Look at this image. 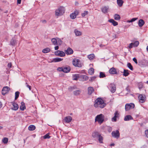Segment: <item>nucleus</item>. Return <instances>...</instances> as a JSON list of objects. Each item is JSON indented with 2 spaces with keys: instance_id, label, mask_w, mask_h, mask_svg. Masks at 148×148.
I'll return each mask as SVG.
<instances>
[{
  "instance_id": "obj_1",
  "label": "nucleus",
  "mask_w": 148,
  "mask_h": 148,
  "mask_svg": "<svg viewBox=\"0 0 148 148\" xmlns=\"http://www.w3.org/2000/svg\"><path fill=\"white\" fill-rule=\"evenodd\" d=\"M65 53L60 50L56 51L55 52L56 56H65V53L67 55H71L73 53V50L70 47L68 48L65 51Z\"/></svg>"
},
{
  "instance_id": "obj_2",
  "label": "nucleus",
  "mask_w": 148,
  "mask_h": 148,
  "mask_svg": "<svg viewBox=\"0 0 148 148\" xmlns=\"http://www.w3.org/2000/svg\"><path fill=\"white\" fill-rule=\"evenodd\" d=\"M94 106L96 108L99 107L102 108L105 106L106 104L101 99L98 98L95 100Z\"/></svg>"
},
{
  "instance_id": "obj_3",
  "label": "nucleus",
  "mask_w": 148,
  "mask_h": 148,
  "mask_svg": "<svg viewBox=\"0 0 148 148\" xmlns=\"http://www.w3.org/2000/svg\"><path fill=\"white\" fill-rule=\"evenodd\" d=\"M64 8L62 6H60L55 10V15L59 16L62 15L65 12Z\"/></svg>"
},
{
  "instance_id": "obj_4",
  "label": "nucleus",
  "mask_w": 148,
  "mask_h": 148,
  "mask_svg": "<svg viewBox=\"0 0 148 148\" xmlns=\"http://www.w3.org/2000/svg\"><path fill=\"white\" fill-rule=\"evenodd\" d=\"M104 118V115L102 114L97 115L95 117V122H98L99 123L101 124L103 122Z\"/></svg>"
},
{
  "instance_id": "obj_5",
  "label": "nucleus",
  "mask_w": 148,
  "mask_h": 148,
  "mask_svg": "<svg viewBox=\"0 0 148 148\" xmlns=\"http://www.w3.org/2000/svg\"><path fill=\"white\" fill-rule=\"evenodd\" d=\"M72 62L73 64L75 66L81 67L83 65V64L81 63L78 59H74Z\"/></svg>"
},
{
  "instance_id": "obj_6",
  "label": "nucleus",
  "mask_w": 148,
  "mask_h": 148,
  "mask_svg": "<svg viewBox=\"0 0 148 148\" xmlns=\"http://www.w3.org/2000/svg\"><path fill=\"white\" fill-rule=\"evenodd\" d=\"M108 87L110 92L112 93H114L116 90V87L115 85L113 83L110 84Z\"/></svg>"
},
{
  "instance_id": "obj_7",
  "label": "nucleus",
  "mask_w": 148,
  "mask_h": 148,
  "mask_svg": "<svg viewBox=\"0 0 148 148\" xmlns=\"http://www.w3.org/2000/svg\"><path fill=\"white\" fill-rule=\"evenodd\" d=\"M134 107L135 105L133 103H127L125 106V110L126 111H128L131 109L134 108Z\"/></svg>"
},
{
  "instance_id": "obj_8",
  "label": "nucleus",
  "mask_w": 148,
  "mask_h": 148,
  "mask_svg": "<svg viewBox=\"0 0 148 148\" xmlns=\"http://www.w3.org/2000/svg\"><path fill=\"white\" fill-rule=\"evenodd\" d=\"M112 136L115 138H118L120 136V133L118 130L113 131L112 133Z\"/></svg>"
},
{
  "instance_id": "obj_9",
  "label": "nucleus",
  "mask_w": 148,
  "mask_h": 148,
  "mask_svg": "<svg viewBox=\"0 0 148 148\" xmlns=\"http://www.w3.org/2000/svg\"><path fill=\"white\" fill-rule=\"evenodd\" d=\"M138 99L140 103H143L146 100V97L145 95L140 94L138 96Z\"/></svg>"
},
{
  "instance_id": "obj_10",
  "label": "nucleus",
  "mask_w": 148,
  "mask_h": 148,
  "mask_svg": "<svg viewBox=\"0 0 148 148\" xmlns=\"http://www.w3.org/2000/svg\"><path fill=\"white\" fill-rule=\"evenodd\" d=\"M79 14V11L77 10H75L73 13L71 14L70 15L71 18L72 19H74L76 18L77 16Z\"/></svg>"
},
{
  "instance_id": "obj_11",
  "label": "nucleus",
  "mask_w": 148,
  "mask_h": 148,
  "mask_svg": "<svg viewBox=\"0 0 148 148\" xmlns=\"http://www.w3.org/2000/svg\"><path fill=\"white\" fill-rule=\"evenodd\" d=\"M72 120V118L70 116L65 117L63 120V123H69Z\"/></svg>"
},
{
  "instance_id": "obj_12",
  "label": "nucleus",
  "mask_w": 148,
  "mask_h": 148,
  "mask_svg": "<svg viewBox=\"0 0 148 148\" xmlns=\"http://www.w3.org/2000/svg\"><path fill=\"white\" fill-rule=\"evenodd\" d=\"M59 69H61V70L62 71L66 73L69 72L71 70L69 66H66L63 68H58V70Z\"/></svg>"
},
{
  "instance_id": "obj_13",
  "label": "nucleus",
  "mask_w": 148,
  "mask_h": 148,
  "mask_svg": "<svg viewBox=\"0 0 148 148\" xmlns=\"http://www.w3.org/2000/svg\"><path fill=\"white\" fill-rule=\"evenodd\" d=\"M114 114V116L112 118V120L113 121L116 122V119L119 117V114L118 113V111H116Z\"/></svg>"
},
{
  "instance_id": "obj_14",
  "label": "nucleus",
  "mask_w": 148,
  "mask_h": 148,
  "mask_svg": "<svg viewBox=\"0 0 148 148\" xmlns=\"http://www.w3.org/2000/svg\"><path fill=\"white\" fill-rule=\"evenodd\" d=\"M9 88L7 86L4 87L2 90V93L3 95H5L9 91Z\"/></svg>"
},
{
  "instance_id": "obj_15",
  "label": "nucleus",
  "mask_w": 148,
  "mask_h": 148,
  "mask_svg": "<svg viewBox=\"0 0 148 148\" xmlns=\"http://www.w3.org/2000/svg\"><path fill=\"white\" fill-rule=\"evenodd\" d=\"M100 134L98 132L95 131L92 133V136L94 138H98V137Z\"/></svg>"
},
{
  "instance_id": "obj_16",
  "label": "nucleus",
  "mask_w": 148,
  "mask_h": 148,
  "mask_svg": "<svg viewBox=\"0 0 148 148\" xmlns=\"http://www.w3.org/2000/svg\"><path fill=\"white\" fill-rule=\"evenodd\" d=\"M109 72L111 74H117V72L116 70V69L114 67L111 68L110 69Z\"/></svg>"
},
{
  "instance_id": "obj_17",
  "label": "nucleus",
  "mask_w": 148,
  "mask_h": 148,
  "mask_svg": "<svg viewBox=\"0 0 148 148\" xmlns=\"http://www.w3.org/2000/svg\"><path fill=\"white\" fill-rule=\"evenodd\" d=\"M12 105L13 107V108H12V110L16 111L18 109V106L17 103H12Z\"/></svg>"
},
{
  "instance_id": "obj_18",
  "label": "nucleus",
  "mask_w": 148,
  "mask_h": 148,
  "mask_svg": "<svg viewBox=\"0 0 148 148\" xmlns=\"http://www.w3.org/2000/svg\"><path fill=\"white\" fill-rule=\"evenodd\" d=\"M63 60L62 58H56L52 59V60L50 62H57L61 61Z\"/></svg>"
},
{
  "instance_id": "obj_19",
  "label": "nucleus",
  "mask_w": 148,
  "mask_h": 148,
  "mask_svg": "<svg viewBox=\"0 0 148 148\" xmlns=\"http://www.w3.org/2000/svg\"><path fill=\"white\" fill-rule=\"evenodd\" d=\"M80 77V75L77 74H75L73 75V79L74 80H77Z\"/></svg>"
},
{
  "instance_id": "obj_20",
  "label": "nucleus",
  "mask_w": 148,
  "mask_h": 148,
  "mask_svg": "<svg viewBox=\"0 0 148 148\" xmlns=\"http://www.w3.org/2000/svg\"><path fill=\"white\" fill-rule=\"evenodd\" d=\"M132 119H133V118L131 115H127L125 117L124 120L125 121H127Z\"/></svg>"
},
{
  "instance_id": "obj_21",
  "label": "nucleus",
  "mask_w": 148,
  "mask_h": 148,
  "mask_svg": "<svg viewBox=\"0 0 148 148\" xmlns=\"http://www.w3.org/2000/svg\"><path fill=\"white\" fill-rule=\"evenodd\" d=\"M108 21L110 22V23H112V25L114 26H116V25H118V23L115 21L114 19H110L108 20Z\"/></svg>"
},
{
  "instance_id": "obj_22",
  "label": "nucleus",
  "mask_w": 148,
  "mask_h": 148,
  "mask_svg": "<svg viewBox=\"0 0 148 148\" xmlns=\"http://www.w3.org/2000/svg\"><path fill=\"white\" fill-rule=\"evenodd\" d=\"M145 24L144 21L142 19L139 20L138 22V26L139 27H142Z\"/></svg>"
},
{
  "instance_id": "obj_23",
  "label": "nucleus",
  "mask_w": 148,
  "mask_h": 148,
  "mask_svg": "<svg viewBox=\"0 0 148 148\" xmlns=\"http://www.w3.org/2000/svg\"><path fill=\"white\" fill-rule=\"evenodd\" d=\"M20 109L21 110L23 111L25 109V103L22 101L21 102V106H20Z\"/></svg>"
},
{
  "instance_id": "obj_24",
  "label": "nucleus",
  "mask_w": 148,
  "mask_h": 148,
  "mask_svg": "<svg viewBox=\"0 0 148 148\" xmlns=\"http://www.w3.org/2000/svg\"><path fill=\"white\" fill-rule=\"evenodd\" d=\"M93 88L91 87H89L88 88V94L89 95H91L94 91Z\"/></svg>"
},
{
  "instance_id": "obj_25",
  "label": "nucleus",
  "mask_w": 148,
  "mask_h": 148,
  "mask_svg": "<svg viewBox=\"0 0 148 148\" xmlns=\"http://www.w3.org/2000/svg\"><path fill=\"white\" fill-rule=\"evenodd\" d=\"M74 33L76 36H79L82 35V32L77 29L75 30Z\"/></svg>"
},
{
  "instance_id": "obj_26",
  "label": "nucleus",
  "mask_w": 148,
  "mask_h": 148,
  "mask_svg": "<svg viewBox=\"0 0 148 148\" xmlns=\"http://www.w3.org/2000/svg\"><path fill=\"white\" fill-rule=\"evenodd\" d=\"M35 129V126L33 125H30L28 127V130L30 131H33Z\"/></svg>"
},
{
  "instance_id": "obj_27",
  "label": "nucleus",
  "mask_w": 148,
  "mask_h": 148,
  "mask_svg": "<svg viewBox=\"0 0 148 148\" xmlns=\"http://www.w3.org/2000/svg\"><path fill=\"white\" fill-rule=\"evenodd\" d=\"M128 71L127 70L124 69L123 75L125 77L127 76L129 74Z\"/></svg>"
},
{
  "instance_id": "obj_28",
  "label": "nucleus",
  "mask_w": 148,
  "mask_h": 148,
  "mask_svg": "<svg viewBox=\"0 0 148 148\" xmlns=\"http://www.w3.org/2000/svg\"><path fill=\"white\" fill-rule=\"evenodd\" d=\"M51 42L53 44L55 45H57V38H52L51 39Z\"/></svg>"
},
{
  "instance_id": "obj_29",
  "label": "nucleus",
  "mask_w": 148,
  "mask_h": 148,
  "mask_svg": "<svg viewBox=\"0 0 148 148\" xmlns=\"http://www.w3.org/2000/svg\"><path fill=\"white\" fill-rule=\"evenodd\" d=\"M117 2L118 5L120 7L122 6L123 3L122 0H117Z\"/></svg>"
},
{
  "instance_id": "obj_30",
  "label": "nucleus",
  "mask_w": 148,
  "mask_h": 148,
  "mask_svg": "<svg viewBox=\"0 0 148 148\" xmlns=\"http://www.w3.org/2000/svg\"><path fill=\"white\" fill-rule=\"evenodd\" d=\"M80 77L85 81L87 80L88 78V77L86 75H80Z\"/></svg>"
},
{
  "instance_id": "obj_31",
  "label": "nucleus",
  "mask_w": 148,
  "mask_h": 148,
  "mask_svg": "<svg viewBox=\"0 0 148 148\" xmlns=\"http://www.w3.org/2000/svg\"><path fill=\"white\" fill-rule=\"evenodd\" d=\"M94 73V69L92 68H90L88 70V73L89 74L92 75Z\"/></svg>"
},
{
  "instance_id": "obj_32",
  "label": "nucleus",
  "mask_w": 148,
  "mask_h": 148,
  "mask_svg": "<svg viewBox=\"0 0 148 148\" xmlns=\"http://www.w3.org/2000/svg\"><path fill=\"white\" fill-rule=\"evenodd\" d=\"M98 140L100 143H103V137L100 134L98 137Z\"/></svg>"
},
{
  "instance_id": "obj_33",
  "label": "nucleus",
  "mask_w": 148,
  "mask_h": 148,
  "mask_svg": "<svg viewBox=\"0 0 148 148\" xmlns=\"http://www.w3.org/2000/svg\"><path fill=\"white\" fill-rule=\"evenodd\" d=\"M50 50L49 48H47L45 49H43L42 50V52L44 53H47L50 51Z\"/></svg>"
},
{
  "instance_id": "obj_34",
  "label": "nucleus",
  "mask_w": 148,
  "mask_h": 148,
  "mask_svg": "<svg viewBox=\"0 0 148 148\" xmlns=\"http://www.w3.org/2000/svg\"><path fill=\"white\" fill-rule=\"evenodd\" d=\"M108 8L106 7H104L102 9V11L103 12L106 13L107 12Z\"/></svg>"
},
{
  "instance_id": "obj_35",
  "label": "nucleus",
  "mask_w": 148,
  "mask_h": 148,
  "mask_svg": "<svg viewBox=\"0 0 148 148\" xmlns=\"http://www.w3.org/2000/svg\"><path fill=\"white\" fill-rule=\"evenodd\" d=\"M81 93V91L79 90H76L74 91L73 94L74 95H79Z\"/></svg>"
},
{
  "instance_id": "obj_36",
  "label": "nucleus",
  "mask_w": 148,
  "mask_h": 148,
  "mask_svg": "<svg viewBox=\"0 0 148 148\" xmlns=\"http://www.w3.org/2000/svg\"><path fill=\"white\" fill-rule=\"evenodd\" d=\"M121 17L118 14H115L114 16V19L116 20H119Z\"/></svg>"
},
{
  "instance_id": "obj_37",
  "label": "nucleus",
  "mask_w": 148,
  "mask_h": 148,
  "mask_svg": "<svg viewBox=\"0 0 148 148\" xmlns=\"http://www.w3.org/2000/svg\"><path fill=\"white\" fill-rule=\"evenodd\" d=\"M57 45H61L62 43V41L60 39L57 38Z\"/></svg>"
},
{
  "instance_id": "obj_38",
  "label": "nucleus",
  "mask_w": 148,
  "mask_h": 148,
  "mask_svg": "<svg viewBox=\"0 0 148 148\" xmlns=\"http://www.w3.org/2000/svg\"><path fill=\"white\" fill-rule=\"evenodd\" d=\"M16 43V41L15 40L12 39L11 40L10 42V44L12 46H14Z\"/></svg>"
},
{
  "instance_id": "obj_39",
  "label": "nucleus",
  "mask_w": 148,
  "mask_h": 148,
  "mask_svg": "<svg viewBox=\"0 0 148 148\" xmlns=\"http://www.w3.org/2000/svg\"><path fill=\"white\" fill-rule=\"evenodd\" d=\"M127 67L131 70L132 71L133 70V66L130 63H127Z\"/></svg>"
},
{
  "instance_id": "obj_40",
  "label": "nucleus",
  "mask_w": 148,
  "mask_h": 148,
  "mask_svg": "<svg viewBox=\"0 0 148 148\" xmlns=\"http://www.w3.org/2000/svg\"><path fill=\"white\" fill-rule=\"evenodd\" d=\"M133 47H137L139 44V42L138 41H135L134 43H133Z\"/></svg>"
},
{
  "instance_id": "obj_41",
  "label": "nucleus",
  "mask_w": 148,
  "mask_h": 148,
  "mask_svg": "<svg viewBox=\"0 0 148 148\" xmlns=\"http://www.w3.org/2000/svg\"><path fill=\"white\" fill-rule=\"evenodd\" d=\"M106 77V75L104 73L102 72H100V75H99V77L100 78H103Z\"/></svg>"
},
{
  "instance_id": "obj_42",
  "label": "nucleus",
  "mask_w": 148,
  "mask_h": 148,
  "mask_svg": "<svg viewBox=\"0 0 148 148\" xmlns=\"http://www.w3.org/2000/svg\"><path fill=\"white\" fill-rule=\"evenodd\" d=\"M19 92L18 91H16L15 93V99L16 100L19 96Z\"/></svg>"
},
{
  "instance_id": "obj_43",
  "label": "nucleus",
  "mask_w": 148,
  "mask_h": 148,
  "mask_svg": "<svg viewBox=\"0 0 148 148\" xmlns=\"http://www.w3.org/2000/svg\"><path fill=\"white\" fill-rule=\"evenodd\" d=\"M88 14V11H85L82 14V16L83 17H84L86 15H87Z\"/></svg>"
},
{
  "instance_id": "obj_44",
  "label": "nucleus",
  "mask_w": 148,
  "mask_h": 148,
  "mask_svg": "<svg viewBox=\"0 0 148 148\" xmlns=\"http://www.w3.org/2000/svg\"><path fill=\"white\" fill-rule=\"evenodd\" d=\"M137 19H138V18H132L130 21H129V20L127 21V23L132 22H134V21H136V20H137Z\"/></svg>"
},
{
  "instance_id": "obj_45",
  "label": "nucleus",
  "mask_w": 148,
  "mask_h": 148,
  "mask_svg": "<svg viewBox=\"0 0 148 148\" xmlns=\"http://www.w3.org/2000/svg\"><path fill=\"white\" fill-rule=\"evenodd\" d=\"M8 139L6 138H4L2 140L3 142L5 144L7 143L8 142Z\"/></svg>"
},
{
  "instance_id": "obj_46",
  "label": "nucleus",
  "mask_w": 148,
  "mask_h": 148,
  "mask_svg": "<svg viewBox=\"0 0 148 148\" xmlns=\"http://www.w3.org/2000/svg\"><path fill=\"white\" fill-rule=\"evenodd\" d=\"M50 137L49 134H47L43 136V138L45 139L49 138Z\"/></svg>"
},
{
  "instance_id": "obj_47",
  "label": "nucleus",
  "mask_w": 148,
  "mask_h": 148,
  "mask_svg": "<svg viewBox=\"0 0 148 148\" xmlns=\"http://www.w3.org/2000/svg\"><path fill=\"white\" fill-rule=\"evenodd\" d=\"M97 77V76H93L91 77L90 79L89 80L90 81L92 82L94 81Z\"/></svg>"
},
{
  "instance_id": "obj_48",
  "label": "nucleus",
  "mask_w": 148,
  "mask_h": 148,
  "mask_svg": "<svg viewBox=\"0 0 148 148\" xmlns=\"http://www.w3.org/2000/svg\"><path fill=\"white\" fill-rule=\"evenodd\" d=\"M95 56H88V58L90 60H92L95 58Z\"/></svg>"
},
{
  "instance_id": "obj_49",
  "label": "nucleus",
  "mask_w": 148,
  "mask_h": 148,
  "mask_svg": "<svg viewBox=\"0 0 148 148\" xmlns=\"http://www.w3.org/2000/svg\"><path fill=\"white\" fill-rule=\"evenodd\" d=\"M133 47V43H130L129 44V46H128L129 48L130 49L132 48Z\"/></svg>"
},
{
  "instance_id": "obj_50",
  "label": "nucleus",
  "mask_w": 148,
  "mask_h": 148,
  "mask_svg": "<svg viewBox=\"0 0 148 148\" xmlns=\"http://www.w3.org/2000/svg\"><path fill=\"white\" fill-rule=\"evenodd\" d=\"M8 68H10L12 66V64L11 63H8Z\"/></svg>"
},
{
  "instance_id": "obj_51",
  "label": "nucleus",
  "mask_w": 148,
  "mask_h": 148,
  "mask_svg": "<svg viewBox=\"0 0 148 148\" xmlns=\"http://www.w3.org/2000/svg\"><path fill=\"white\" fill-rule=\"evenodd\" d=\"M145 134L146 136L148 138V130H147L145 131Z\"/></svg>"
},
{
  "instance_id": "obj_52",
  "label": "nucleus",
  "mask_w": 148,
  "mask_h": 148,
  "mask_svg": "<svg viewBox=\"0 0 148 148\" xmlns=\"http://www.w3.org/2000/svg\"><path fill=\"white\" fill-rule=\"evenodd\" d=\"M26 86L28 87L29 88V90H31V86L28 85L27 83H26Z\"/></svg>"
},
{
  "instance_id": "obj_53",
  "label": "nucleus",
  "mask_w": 148,
  "mask_h": 148,
  "mask_svg": "<svg viewBox=\"0 0 148 148\" xmlns=\"http://www.w3.org/2000/svg\"><path fill=\"white\" fill-rule=\"evenodd\" d=\"M133 61L136 63H137V61L136 59V58H134L133 59Z\"/></svg>"
},
{
  "instance_id": "obj_54",
  "label": "nucleus",
  "mask_w": 148,
  "mask_h": 148,
  "mask_svg": "<svg viewBox=\"0 0 148 148\" xmlns=\"http://www.w3.org/2000/svg\"><path fill=\"white\" fill-rule=\"evenodd\" d=\"M41 22L43 23H45L47 22V21L45 20H41Z\"/></svg>"
},
{
  "instance_id": "obj_55",
  "label": "nucleus",
  "mask_w": 148,
  "mask_h": 148,
  "mask_svg": "<svg viewBox=\"0 0 148 148\" xmlns=\"http://www.w3.org/2000/svg\"><path fill=\"white\" fill-rule=\"evenodd\" d=\"M147 146L146 145H143L141 147V148H147Z\"/></svg>"
},
{
  "instance_id": "obj_56",
  "label": "nucleus",
  "mask_w": 148,
  "mask_h": 148,
  "mask_svg": "<svg viewBox=\"0 0 148 148\" xmlns=\"http://www.w3.org/2000/svg\"><path fill=\"white\" fill-rule=\"evenodd\" d=\"M21 0H17V3L18 4H20L21 3Z\"/></svg>"
},
{
  "instance_id": "obj_57",
  "label": "nucleus",
  "mask_w": 148,
  "mask_h": 148,
  "mask_svg": "<svg viewBox=\"0 0 148 148\" xmlns=\"http://www.w3.org/2000/svg\"><path fill=\"white\" fill-rule=\"evenodd\" d=\"M59 48V47L58 46H56L55 47V49L56 50H58Z\"/></svg>"
},
{
  "instance_id": "obj_58",
  "label": "nucleus",
  "mask_w": 148,
  "mask_h": 148,
  "mask_svg": "<svg viewBox=\"0 0 148 148\" xmlns=\"http://www.w3.org/2000/svg\"><path fill=\"white\" fill-rule=\"evenodd\" d=\"M114 143H112L111 144L110 146H114Z\"/></svg>"
},
{
  "instance_id": "obj_59",
  "label": "nucleus",
  "mask_w": 148,
  "mask_h": 148,
  "mask_svg": "<svg viewBox=\"0 0 148 148\" xmlns=\"http://www.w3.org/2000/svg\"><path fill=\"white\" fill-rule=\"evenodd\" d=\"M72 88L71 87H70L69 88V90H72Z\"/></svg>"
},
{
  "instance_id": "obj_60",
  "label": "nucleus",
  "mask_w": 148,
  "mask_h": 148,
  "mask_svg": "<svg viewBox=\"0 0 148 148\" xmlns=\"http://www.w3.org/2000/svg\"><path fill=\"white\" fill-rule=\"evenodd\" d=\"M2 103H1L0 101V108H1L2 107Z\"/></svg>"
},
{
  "instance_id": "obj_61",
  "label": "nucleus",
  "mask_w": 148,
  "mask_h": 148,
  "mask_svg": "<svg viewBox=\"0 0 148 148\" xmlns=\"http://www.w3.org/2000/svg\"><path fill=\"white\" fill-rule=\"evenodd\" d=\"M128 87H127V88H126V89L127 90L128 92H129V90H128Z\"/></svg>"
},
{
  "instance_id": "obj_62",
  "label": "nucleus",
  "mask_w": 148,
  "mask_h": 148,
  "mask_svg": "<svg viewBox=\"0 0 148 148\" xmlns=\"http://www.w3.org/2000/svg\"><path fill=\"white\" fill-rule=\"evenodd\" d=\"M147 50L148 52V46L147 47Z\"/></svg>"
},
{
  "instance_id": "obj_63",
  "label": "nucleus",
  "mask_w": 148,
  "mask_h": 148,
  "mask_svg": "<svg viewBox=\"0 0 148 148\" xmlns=\"http://www.w3.org/2000/svg\"><path fill=\"white\" fill-rule=\"evenodd\" d=\"M78 4V3L77 2H76L75 3V5H77Z\"/></svg>"
},
{
  "instance_id": "obj_64",
  "label": "nucleus",
  "mask_w": 148,
  "mask_h": 148,
  "mask_svg": "<svg viewBox=\"0 0 148 148\" xmlns=\"http://www.w3.org/2000/svg\"><path fill=\"white\" fill-rule=\"evenodd\" d=\"M146 83H147L148 84V81H147V82H146Z\"/></svg>"
}]
</instances>
